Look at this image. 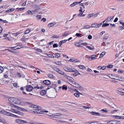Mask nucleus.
<instances>
[{
    "label": "nucleus",
    "instance_id": "47",
    "mask_svg": "<svg viewBox=\"0 0 124 124\" xmlns=\"http://www.w3.org/2000/svg\"><path fill=\"white\" fill-rule=\"evenodd\" d=\"M47 55L48 56V57H49L54 58V56L53 55L50 54H47Z\"/></svg>",
    "mask_w": 124,
    "mask_h": 124
},
{
    "label": "nucleus",
    "instance_id": "42",
    "mask_svg": "<svg viewBox=\"0 0 124 124\" xmlns=\"http://www.w3.org/2000/svg\"><path fill=\"white\" fill-rule=\"evenodd\" d=\"M114 117L116 119H120V116H114Z\"/></svg>",
    "mask_w": 124,
    "mask_h": 124
},
{
    "label": "nucleus",
    "instance_id": "12",
    "mask_svg": "<svg viewBox=\"0 0 124 124\" xmlns=\"http://www.w3.org/2000/svg\"><path fill=\"white\" fill-rule=\"evenodd\" d=\"M44 87L43 86H41L40 87H39V86L38 85H37L35 86H31V91L34 89V88H37V89H43Z\"/></svg>",
    "mask_w": 124,
    "mask_h": 124
},
{
    "label": "nucleus",
    "instance_id": "25",
    "mask_svg": "<svg viewBox=\"0 0 124 124\" xmlns=\"http://www.w3.org/2000/svg\"><path fill=\"white\" fill-rule=\"evenodd\" d=\"M25 8L24 7L22 8H16V9H18L17 11H22Z\"/></svg>",
    "mask_w": 124,
    "mask_h": 124
},
{
    "label": "nucleus",
    "instance_id": "4",
    "mask_svg": "<svg viewBox=\"0 0 124 124\" xmlns=\"http://www.w3.org/2000/svg\"><path fill=\"white\" fill-rule=\"evenodd\" d=\"M64 70L67 71L71 72H78V71L74 69L71 68L69 67H65Z\"/></svg>",
    "mask_w": 124,
    "mask_h": 124
},
{
    "label": "nucleus",
    "instance_id": "10",
    "mask_svg": "<svg viewBox=\"0 0 124 124\" xmlns=\"http://www.w3.org/2000/svg\"><path fill=\"white\" fill-rule=\"evenodd\" d=\"M85 124H102L99 123L97 122L89 121L86 122Z\"/></svg>",
    "mask_w": 124,
    "mask_h": 124
},
{
    "label": "nucleus",
    "instance_id": "11",
    "mask_svg": "<svg viewBox=\"0 0 124 124\" xmlns=\"http://www.w3.org/2000/svg\"><path fill=\"white\" fill-rule=\"evenodd\" d=\"M51 82L49 80H45L43 81V84H44L46 85H49L51 84Z\"/></svg>",
    "mask_w": 124,
    "mask_h": 124
},
{
    "label": "nucleus",
    "instance_id": "18",
    "mask_svg": "<svg viewBox=\"0 0 124 124\" xmlns=\"http://www.w3.org/2000/svg\"><path fill=\"white\" fill-rule=\"evenodd\" d=\"M14 104H13V103H11L10 104V107H14V108H16L18 109V106H17L15 105Z\"/></svg>",
    "mask_w": 124,
    "mask_h": 124
},
{
    "label": "nucleus",
    "instance_id": "32",
    "mask_svg": "<svg viewBox=\"0 0 124 124\" xmlns=\"http://www.w3.org/2000/svg\"><path fill=\"white\" fill-rule=\"evenodd\" d=\"M90 26L88 25H86L83 28V29H88L90 27Z\"/></svg>",
    "mask_w": 124,
    "mask_h": 124
},
{
    "label": "nucleus",
    "instance_id": "61",
    "mask_svg": "<svg viewBox=\"0 0 124 124\" xmlns=\"http://www.w3.org/2000/svg\"><path fill=\"white\" fill-rule=\"evenodd\" d=\"M101 111H103V112H107V110H105L104 109H101Z\"/></svg>",
    "mask_w": 124,
    "mask_h": 124
},
{
    "label": "nucleus",
    "instance_id": "54",
    "mask_svg": "<svg viewBox=\"0 0 124 124\" xmlns=\"http://www.w3.org/2000/svg\"><path fill=\"white\" fill-rule=\"evenodd\" d=\"M105 32V31H103L100 33V35L101 36H102L103 35V34H104Z\"/></svg>",
    "mask_w": 124,
    "mask_h": 124
},
{
    "label": "nucleus",
    "instance_id": "62",
    "mask_svg": "<svg viewBox=\"0 0 124 124\" xmlns=\"http://www.w3.org/2000/svg\"><path fill=\"white\" fill-rule=\"evenodd\" d=\"M31 13V11H28L26 13L27 15H29Z\"/></svg>",
    "mask_w": 124,
    "mask_h": 124
},
{
    "label": "nucleus",
    "instance_id": "63",
    "mask_svg": "<svg viewBox=\"0 0 124 124\" xmlns=\"http://www.w3.org/2000/svg\"><path fill=\"white\" fill-rule=\"evenodd\" d=\"M37 51L39 52H42V50L41 49H37Z\"/></svg>",
    "mask_w": 124,
    "mask_h": 124
},
{
    "label": "nucleus",
    "instance_id": "50",
    "mask_svg": "<svg viewBox=\"0 0 124 124\" xmlns=\"http://www.w3.org/2000/svg\"><path fill=\"white\" fill-rule=\"evenodd\" d=\"M55 63L57 65H60L61 64V62L59 61H58L55 62Z\"/></svg>",
    "mask_w": 124,
    "mask_h": 124
},
{
    "label": "nucleus",
    "instance_id": "20",
    "mask_svg": "<svg viewBox=\"0 0 124 124\" xmlns=\"http://www.w3.org/2000/svg\"><path fill=\"white\" fill-rule=\"evenodd\" d=\"M62 73V74H61L62 75H63L64 76V77L67 79L69 77V76H67L66 73L63 72Z\"/></svg>",
    "mask_w": 124,
    "mask_h": 124
},
{
    "label": "nucleus",
    "instance_id": "36",
    "mask_svg": "<svg viewBox=\"0 0 124 124\" xmlns=\"http://www.w3.org/2000/svg\"><path fill=\"white\" fill-rule=\"evenodd\" d=\"M74 95L76 97H79V95L78 93H75L74 94Z\"/></svg>",
    "mask_w": 124,
    "mask_h": 124
},
{
    "label": "nucleus",
    "instance_id": "39",
    "mask_svg": "<svg viewBox=\"0 0 124 124\" xmlns=\"http://www.w3.org/2000/svg\"><path fill=\"white\" fill-rule=\"evenodd\" d=\"M119 91L122 93H124V89H120L118 90Z\"/></svg>",
    "mask_w": 124,
    "mask_h": 124
},
{
    "label": "nucleus",
    "instance_id": "24",
    "mask_svg": "<svg viewBox=\"0 0 124 124\" xmlns=\"http://www.w3.org/2000/svg\"><path fill=\"white\" fill-rule=\"evenodd\" d=\"M15 10V9L13 8H12L9 10L6 11V13H9Z\"/></svg>",
    "mask_w": 124,
    "mask_h": 124
},
{
    "label": "nucleus",
    "instance_id": "60",
    "mask_svg": "<svg viewBox=\"0 0 124 124\" xmlns=\"http://www.w3.org/2000/svg\"><path fill=\"white\" fill-rule=\"evenodd\" d=\"M20 112L18 110H16V113L17 114L19 115L20 114Z\"/></svg>",
    "mask_w": 124,
    "mask_h": 124
},
{
    "label": "nucleus",
    "instance_id": "46",
    "mask_svg": "<svg viewBox=\"0 0 124 124\" xmlns=\"http://www.w3.org/2000/svg\"><path fill=\"white\" fill-rule=\"evenodd\" d=\"M13 85L16 87H19V86L17 85V83H14Z\"/></svg>",
    "mask_w": 124,
    "mask_h": 124
},
{
    "label": "nucleus",
    "instance_id": "51",
    "mask_svg": "<svg viewBox=\"0 0 124 124\" xmlns=\"http://www.w3.org/2000/svg\"><path fill=\"white\" fill-rule=\"evenodd\" d=\"M62 89L63 90L64 89L65 90H67V87L66 86H63L62 87Z\"/></svg>",
    "mask_w": 124,
    "mask_h": 124
},
{
    "label": "nucleus",
    "instance_id": "19",
    "mask_svg": "<svg viewBox=\"0 0 124 124\" xmlns=\"http://www.w3.org/2000/svg\"><path fill=\"white\" fill-rule=\"evenodd\" d=\"M31 86L28 85L26 87V90L27 91L30 92L31 91Z\"/></svg>",
    "mask_w": 124,
    "mask_h": 124
},
{
    "label": "nucleus",
    "instance_id": "52",
    "mask_svg": "<svg viewBox=\"0 0 124 124\" xmlns=\"http://www.w3.org/2000/svg\"><path fill=\"white\" fill-rule=\"evenodd\" d=\"M113 67V66L112 65H109L107 66V67L108 68H112Z\"/></svg>",
    "mask_w": 124,
    "mask_h": 124
},
{
    "label": "nucleus",
    "instance_id": "5",
    "mask_svg": "<svg viewBox=\"0 0 124 124\" xmlns=\"http://www.w3.org/2000/svg\"><path fill=\"white\" fill-rule=\"evenodd\" d=\"M8 100L9 101L12 103L17 104L18 103L17 102L16 100L18 101L19 100L18 99H16L14 97H10L8 98Z\"/></svg>",
    "mask_w": 124,
    "mask_h": 124
},
{
    "label": "nucleus",
    "instance_id": "35",
    "mask_svg": "<svg viewBox=\"0 0 124 124\" xmlns=\"http://www.w3.org/2000/svg\"><path fill=\"white\" fill-rule=\"evenodd\" d=\"M75 45L78 47L81 46V45L79 44L78 43H77L75 44Z\"/></svg>",
    "mask_w": 124,
    "mask_h": 124
},
{
    "label": "nucleus",
    "instance_id": "57",
    "mask_svg": "<svg viewBox=\"0 0 124 124\" xmlns=\"http://www.w3.org/2000/svg\"><path fill=\"white\" fill-rule=\"evenodd\" d=\"M67 41V40H64L61 41V42L62 43H65Z\"/></svg>",
    "mask_w": 124,
    "mask_h": 124
},
{
    "label": "nucleus",
    "instance_id": "15",
    "mask_svg": "<svg viewBox=\"0 0 124 124\" xmlns=\"http://www.w3.org/2000/svg\"><path fill=\"white\" fill-rule=\"evenodd\" d=\"M46 93V90H43L40 91V93L41 95L43 96Z\"/></svg>",
    "mask_w": 124,
    "mask_h": 124
},
{
    "label": "nucleus",
    "instance_id": "8",
    "mask_svg": "<svg viewBox=\"0 0 124 124\" xmlns=\"http://www.w3.org/2000/svg\"><path fill=\"white\" fill-rule=\"evenodd\" d=\"M119 121L116 120L111 121L108 122L107 124H120Z\"/></svg>",
    "mask_w": 124,
    "mask_h": 124
},
{
    "label": "nucleus",
    "instance_id": "6",
    "mask_svg": "<svg viewBox=\"0 0 124 124\" xmlns=\"http://www.w3.org/2000/svg\"><path fill=\"white\" fill-rule=\"evenodd\" d=\"M102 24V23H93L91 25V27L93 28H98Z\"/></svg>",
    "mask_w": 124,
    "mask_h": 124
},
{
    "label": "nucleus",
    "instance_id": "3",
    "mask_svg": "<svg viewBox=\"0 0 124 124\" xmlns=\"http://www.w3.org/2000/svg\"><path fill=\"white\" fill-rule=\"evenodd\" d=\"M2 114L8 116H11L16 117H18V116L17 115L12 114L10 112H7L5 111H3Z\"/></svg>",
    "mask_w": 124,
    "mask_h": 124
},
{
    "label": "nucleus",
    "instance_id": "55",
    "mask_svg": "<svg viewBox=\"0 0 124 124\" xmlns=\"http://www.w3.org/2000/svg\"><path fill=\"white\" fill-rule=\"evenodd\" d=\"M88 39H90L92 38V37L91 35H89L88 36Z\"/></svg>",
    "mask_w": 124,
    "mask_h": 124
},
{
    "label": "nucleus",
    "instance_id": "43",
    "mask_svg": "<svg viewBox=\"0 0 124 124\" xmlns=\"http://www.w3.org/2000/svg\"><path fill=\"white\" fill-rule=\"evenodd\" d=\"M38 12L37 10L36 9L34 11H31V14H33L34 13H36Z\"/></svg>",
    "mask_w": 124,
    "mask_h": 124
},
{
    "label": "nucleus",
    "instance_id": "64",
    "mask_svg": "<svg viewBox=\"0 0 124 124\" xmlns=\"http://www.w3.org/2000/svg\"><path fill=\"white\" fill-rule=\"evenodd\" d=\"M42 20L44 22H45L46 21V19L45 18H43L42 19L41 21Z\"/></svg>",
    "mask_w": 124,
    "mask_h": 124
},
{
    "label": "nucleus",
    "instance_id": "33",
    "mask_svg": "<svg viewBox=\"0 0 124 124\" xmlns=\"http://www.w3.org/2000/svg\"><path fill=\"white\" fill-rule=\"evenodd\" d=\"M79 67L80 69H84L85 68V67L83 65H79Z\"/></svg>",
    "mask_w": 124,
    "mask_h": 124
},
{
    "label": "nucleus",
    "instance_id": "34",
    "mask_svg": "<svg viewBox=\"0 0 124 124\" xmlns=\"http://www.w3.org/2000/svg\"><path fill=\"white\" fill-rule=\"evenodd\" d=\"M16 110L15 109H11L9 110L12 113H16Z\"/></svg>",
    "mask_w": 124,
    "mask_h": 124
},
{
    "label": "nucleus",
    "instance_id": "48",
    "mask_svg": "<svg viewBox=\"0 0 124 124\" xmlns=\"http://www.w3.org/2000/svg\"><path fill=\"white\" fill-rule=\"evenodd\" d=\"M58 46V45L57 44H54L53 45V47L54 48L57 47Z\"/></svg>",
    "mask_w": 124,
    "mask_h": 124
},
{
    "label": "nucleus",
    "instance_id": "16",
    "mask_svg": "<svg viewBox=\"0 0 124 124\" xmlns=\"http://www.w3.org/2000/svg\"><path fill=\"white\" fill-rule=\"evenodd\" d=\"M96 56L95 55H91L89 58V59L91 60L94 59H96Z\"/></svg>",
    "mask_w": 124,
    "mask_h": 124
},
{
    "label": "nucleus",
    "instance_id": "45",
    "mask_svg": "<svg viewBox=\"0 0 124 124\" xmlns=\"http://www.w3.org/2000/svg\"><path fill=\"white\" fill-rule=\"evenodd\" d=\"M62 115V114L60 113H56L54 114V116H60Z\"/></svg>",
    "mask_w": 124,
    "mask_h": 124
},
{
    "label": "nucleus",
    "instance_id": "59",
    "mask_svg": "<svg viewBox=\"0 0 124 124\" xmlns=\"http://www.w3.org/2000/svg\"><path fill=\"white\" fill-rule=\"evenodd\" d=\"M118 20V18L117 17L116 18H115V19H114V22H117V21Z\"/></svg>",
    "mask_w": 124,
    "mask_h": 124
},
{
    "label": "nucleus",
    "instance_id": "40",
    "mask_svg": "<svg viewBox=\"0 0 124 124\" xmlns=\"http://www.w3.org/2000/svg\"><path fill=\"white\" fill-rule=\"evenodd\" d=\"M30 31V30H26L24 32V34H26L29 33Z\"/></svg>",
    "mask_w": 124,
    "mask_h": 124
},
{
    "label": "nucleus",
    "instance_id": "37",
    "mask_svg": "<svg viewBox=\"0 0 124 124\" xmlns=\"http://www.w3.org/2000/svg\"><path fill=\"white\" fill-rule=\"evenodd\" d=\"M118 78H119V79H116L120 81H123L124 80V78H123L122 77H120Z\"/></svg>",
    "mask_w": 124,
    "mask_h": 124
},
{
    "label": "nucleus",
    "instance_id": "29",
    "mask_svg": "<svg viewBox=\"0 0 124 124\" xmlns=\"http://www.w3.org/2000/svg\"><path fill=\"white\" fill-rule=\"evenodd\" d=\"M59 36L58 35H56L53 36L52 37V38H56L58 39L59 38Z\"/></svg>",
    "mask_w": 124,
    "mask_h": 124
},
{
    "label": "nucleus",
    "instance_id": "14",
    "mask_svg": "<svg viewBox=\"0 0 124 124\" xmlns=\"http://www.w3.org/2000/svg\"><path fill=\"white\" fill-rule=\"evenodd\" d=\"M54 70L61 74H62V71L61 70H60L57 68H54Z\"/></svg>",
    "mask_w": 124,
    "mask_h": 124
},
{
    "label": "nucleus",
    "instance_id": "13",
    "mask_svg": "<svg viewBox=\"0 0 124 124\" xmlns=\"http://www.w3.org/2000/svg\"><path fill=\"white\" fill-rule=\"evenodd\" d=\"M90 114H91L92 115H96L99 116H100V115L99 113L98 112H91Z\"/></svg>",
    "mask_w": 124,
    "mask_h": 124
},
{
    "label": "nucleus",
    "instance_id": "23",
    "mask_svg": "<svg viewBox=\"0 0 124 124\" xmlns=\"http://www.w3.org/2000/svg\"><path fill=\"white\" fill-rule=\"evenodd\" d=\"M18 109L21 111H27V109L22 108L18 107Z\"/></svg>",
    "mask_w": 124,
    "mask_h": 124
},
{
    "label": "nucleus",
    "instance_id": "41",
    "mask_svg": "<svg viewBox=\"0 0 124 124\" xmlns=\"http://www.w3.org/2000/svg\"><path fill=\"white\" fill-rule=\"evenodd\" d=\"M109 25V24L108 23H106V24H103L102 25V27H105L106 26H108Z\"/></svg>",
    "mask_w": 124,
    "mask_h": 124
},
{
    "label": "nucleus",
    "instance_id": "26",
    "mask_svg": "<svg viewBox=\"0 0 124 124\" xmlns=\"http://www.w3.org/2000/svg\"><path fill=\"white\" fill-rule=\"evenodd\" d=\"M105 52H102L101 53L100 55V56L99 57V58H101L103 56H104V55H105Z\"/></svg>",
    "mask_w": 124,
    "mask_h": 124
},
{
    "label": "nucleus",
    "instance_id": "22",
    "mask_svg": "<svg viewBox=\"0 0 124 124\" xmlns=\"http://www.w3.org/2000/svg\"><path fill=\"white\" fill-rule=\"evenodd\" d=\"M78 86H75V87H79V88L80 90L81 91L83 90V88L78 83Z\"/></svg>",
    "mask_w": 124,
    "mask_h": 124
},
{
    "label": "nucleus",
    "instance_id": "28",
    "mask_svg": "<svg viewBox=\"0 0 124 124\" xmlns=\"http://www.w3.org/2000/svg\"><path fill=\"white\" fill-rule=\"evenodd\" d=\"M94 16V13H93L91 14H90L87 17L88 18H90L92 16Z\"/></svg>",
    "mask_w": 124,
    "mask_h": 124
},
{
    "label": "nucleus",
    "instance_id": "56",
    "mask_svg": "<svg viewBox=\"0 0 124 124\" xmlns=\"http://www.w3.org/2000/svg\"><path fill=\"white\" fill-rule=\"evenodd\" d=\"M102 67L101 66H98L97 68V70H99L101 69Z\"/></svg>",
    "mask_w": 124,
    "mask_h": 124
},
{
    "label": "nucleus",
    "instance_id": "31",
    "mask_svg": "<svg viewBox=\"0 0 124 124\" xmlns=\"http://www.w3.org/2000/svg\"><path fill=\"white\" fill-rule=\"evenodd\" d=\"M55 56L57 58H58L60 56V54L59 53H57L55 54Z\"/></svg>",
    "mask_w": 124,
    "mask_h": 124
},
{
    "label": "nucleus",
    "instance_id": "7",
    "mask_svg": "<svg viewBox=\"0 0 124 124\" xmlns=\"http://www.w3.org/2000/svg\"><path fill=\"white\" fill-rule=\"evenodd\" d=\"M16 46L12 47H10L11 49L13 50H16L21 48L23 47V46L20 43H17L16 44Z\"/></svg>",
    "mask_w": 124,
    "mask_h": 124
},
{
    "label": "nucleus",
    "instance_id": "38",
    "mask_svg": "<svg viewBox=\"0 0 124 124\" xmlns=\"http://www.w3.org/2000/svg\"><path fill=\"white\" fill-rule=\"evenodd\" d=\"M76 36L78 37H81L82 36V34L81 33H77L76 34Z\"/></svg>",
    "mask_w": 124,
    "mask_h": 124
},
{
    "label": "nucleus",
    "instance_id": "9",
    "mask_svg": "<svg viewBox=\"0 0 124 124\" xmlns=\"http://www.w3.org/2000/svg\"><path fill=\"white\" fill-rule=\"evenodd\" d=\"M16 121L17 123L19 124H22L27 123V122L20 119H16Z\"/></svg>",
    "mask_w": 124,
    "mask_h": 124
},
{
    "label": "nucleus",
    "instance_id": "17",
    "mask_svg": "<svg viewBox=\"0 0 124 124\" xmlns=\"http://www.w3.org/2000/svg\"><path fill=\"white\" fill-rule=\"evenodd\" d=\"M55 24V23L54 22L49 24L48 25V26L50 27L53 25H54Z\"/></svg>",
    "mask_w": 124,
    "mask_h": 124
},
{
    "label": "nucleus",
    "instance_id": "27",
    "mask_svg": "<svg viewBox=\"0 0 124 124\" xmlns=\"http://www.w3.org/2000/svg\"><path fill=\"white\" fill-rule=\"evenodd\" d=\"M119 22L120 24H122V25L124 26L123 27H122L121 28L122 30L124 29V23L121 21H120Z\"/></svg>",
    "mask_w": 124,
    "mask_h": 124
},
{
    "label": "nucleus",
    "instance_id": "2",
    "mask_svg": "<svg viewBox=\"0 0 124 124\" xmlns=\"http://www.w3.org/2000/svg\"><path fill=\"white\" fill-rule=\"evenodd\" d=\"M67 79L69 83L72 85L74 87L78 86V83L74 81V79L72 78L69 76Z\"/></svg>",
    "mask_w": 124,
    "mask_h": 124
},
{
    "label": "nucleus",
    "instance_id": "44",
    "mask_svg": "<svg viewBox=\"0 0 124 124\" xmlns=\"http://www.w3.org/2000/svg\"><path fill=\"white\" fill-rule=\"evenodd\" d=\"M48 77L51 78H53L54 77L53 75L52 74H48Z\"/></svg>",
    "mask_w": 124,
    "mask_h": 124
},
{
    "label": "nucleus",
    "instance_id": "49",
    "mask_svg": "<svg viewBox=\"0 0 124 124\" xmlns=\"http://www.w3.org/2000/svg\"><path fill=\"white\" fill-rule=\"evenodd\" d=\"M81 2H74L73 3L75 5L77 4H80V3Z\"/></svg>",
    "mask_w": 124,
    "mask_h": 124
},
{
    "label": "nucleus",
    "instance_id": "21",
    "mask_svg": "<svg viewBox=\"0 0 124 124\" xmlns=\"http://www.w3.org/2000/svg\"><path fill=\"white\" fill-rule=\"evenodd\" d=\"M112 19L111 17H108L106 20V22H109Z\"/></svg>",
    "mask_w": 124,
    "mask_h": 124
},
{
    "label": "nucleus",
    "instance_id": "30",
    "mask_svg": "<svg viewBox=\"0 0 124 124\" xmlns=\"http://www.w3.org/2000/svg\"><path fill=\"white\" fill-rule=\"evenodd\" d=\"M69 34L67 32H64V34L62 35V36L63 37H66Z\"/></svg>",
    "mask_w": 124,
    "mask_h": 124
},
{
    "label": "nucleus",
    "instance_id": "53",
    "mask_svg": "<svg viewBox=\"0 0 124 124\" xmlns=\"http://www.w3.org/2000/svg\"><path fill=\"white\" fill-rule=\"evenodd\" d=\"M87 48L88 49H89L90 50H92L93 49V48H92L91 46H86Z\"/></svg>",
    "mask_w": 124,
    "mask_h": 124
},
{
    "label": "nucleus",
    "instance_id": "1",
    "mask_svg": "<svg viewBox=\"0 0 124 124\" xmlns=\"http://www.w3.org/2000/svg\"><path fill=\"white\" fill-rule=\"evenodd\" d=\"M39 106L34 105L31 103V112L35 113L43 114V113H48V111L45 110H41Z\"/></svg>",
    "mask_w": 124,
    "mask_h": 124
},
{
    "label": "nucleus",
    "instance_id": "58",
    "mask_svg": "<svg viewBox=\"0 0 124 124\" xmlns=\"http://www.w3.org/2000/svg\"><path fill=\"white\" fill-rule=\"evenodd\" d=\"M36 17L38 19H39L41 18V16L40 15L37 16Z\"/></svg>",
    "mask_w": 124,
    "mask_h": 124
}]
</instances>
